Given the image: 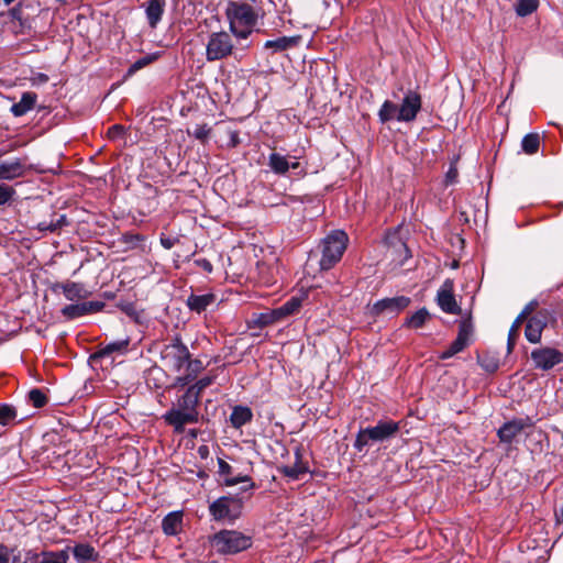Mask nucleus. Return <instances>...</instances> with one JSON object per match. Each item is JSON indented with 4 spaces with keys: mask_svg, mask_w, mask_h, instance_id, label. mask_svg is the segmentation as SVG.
I'll list each match as a JSON object with an SVG mask.
<instances>
[{
    "mask_svg": "<svg viewBox=\"0 0 563 563\" xmlns=\"http://www.w3.org/2000/svg\"><path fill=\"white\" fill-rule=\"evenodd\" d=\"M14 195L15 190L12 186H9L7 184H0V206L9 202Z\"/></svg>",
    "mask_w": 563,
    "mask_h": 563,
    "instance_id": "de8ad7c7",
    "label": "nucleus"
},
{
    "mask_svg": "<svg viewBox=\"0 0 563 563\" xmlns=\"http://www.w3.org/2000/svg\"><path fill=\"white\" fill-rule=\"evenodd\" d=\"M253 26H243L242 29H238L235 25V31H231L238 38L246 40L252 33Z\"/></svg>",
    "mask_w": 563,
    "mask_h": 563,
    "instance_id": "603ef678",
    "label": "nucleus"
},
{
    "mask_svg": "<svg viewBox=\"0 0 563 563\" xmlns=\"http://www.w3.org/2000/svg\"><path fill=\"white\" fill-rule=\"evenodd\" d=\"M18 418V411L14 406L9 404H0V424L11 426L14 424Z\"/></svg>",
    "mask_w": 563,
    "mask_h": 563,
    "instance_id": "f704fd0d",
    "label": "nucleus"
},
{
    "mask_svg": "<svg viewBox=\"0 0 563 563\" xmlns=\"http://www.w3.org/2000/svg\"><path fill=\"white\" fill-rule=\"evenodd\" d=\"M185 366L186 374L183 376H178L175 383L177 386L180 387L189 385L205 369V365L202 364V362L198 358H191V355L189 356V360L186 361Z\"/></svg>",
    "mask_w": 563,
    "mask_h": 563,
    "instance_id": "4be33fe9",
    "label": "nucleus"
},
{
    "mask_svg": "<svg viewBox=\"0 0 563 563\" xmlns=\"http://www.w3.org/2000/svg\"><path fill=\"white\" fill-rule=\"evenodd\" d=\"M143 240V236H141L140 234L125 235V242L133 243L134 241L141 242Z\"/></svg>",
    "mask_w": 563,
    "mask_h": 563,
    "instance_id": "052dcab7",
    "label": "nucleus"
},
{
    "mask_svg": "<svg viewBox=\"0 0 563 563\" xmlns=\"http://www.w3.org/2000/svg\"><path fill=\"white\" fill-rule=\"evenodd\" d=\"M73 554L78 563L96 561L98 558V554L96 553L93 547L86 543L75 545V548L73 549Z\"/></svg>",
    "mask_w": 563,
    "mask_h": 563,
    "instance_id": "7c9ffc66",
    "label": "nucleus"
},
{
    "mask_svg": "<svg viewBox=\"0 0 563 563\" xmlns=\"http://www.w3.org/2000/svg\"><path fill=\"white\" fill-rule=\"evenodd\" d=\"M210 133H211V128L208 126L207 124H201V125H197L195 128L194 132L190 134L194 135L200 142L205 143L209 139Z\"/></svg>",
    "mask_w": 563,
    "mask_h": 563,
    "instance_id": "49530a36",
    "label": "nucleus"
},
{
    "mask_svg": "<svg viewBox=\"0 0 563 563\" xmlns=\"http://www.w3.org/2000/svg\"><path fill=\"white\" fill-rule=\"evenodd\" d=\"M529 419H514L504 423L497 431L500 442L511 443L514 439L527 427H530Z\"/></svg>",
    "mask_w": 563,
    "mask_h": 563,
    "instance_id": "a211bd4d",
    "label": "nucleus"
},
{
    "mask_svg": "<svg viewBox=\"0 0 563 563\" xmlns=\"http://www.w3.org/2000/svg\"><path fill=\"white\" fill-rule=\"evenodd\" d=\"M41 79H43V80H47V76H46V75H42V76H41Z\"/></svg>",
    "mask_w": 563,
    "mask_h": 563,
    "instance_id": "774afa93",
    "label": "nucleus"
},
{
    "mask_svg": "<svg viewBox=\"0 0 563 563\" xmlns=\"http://www.w3.org/2000/svg\"><path fill=\"white\" fill-rule=\"evenodd\" d=\"M556 323V314L554 310L540 309L528 319L525 335L530 343H539L541 341L542 331L549 324Z\"/></svg>",
    "mask_w": 563,
    "mask_h": 563,
    "instance_id": "6e6552de",
    "label": "nucleus"
},
{
    "mask_svg": "<svg viewBox=\"0 0 563 563\" xmlns=\"http://www.w3.org/2000/svg\"><path fill=\"white\" fill-rule=\"evenodd\" d=\"M421 109V96L417 91L409 90L398 109L397 120L411 122Z\"/></svg>",
    "mask_w": 563,
    "mask_h": 563,
    "instance_id": "2eb2a0df",
    "label": "nucleus"
},
{
    "mask_svg": "<svg viewBox=\"0 0 563 563\" xmlns=\"http://www.w3.org/2000/svg\"><path fill=\"white\" fill-rule=\"evenodd\" d=\"M539 5V0H519L516 4V13L519 16H527L533 13Z\"/></svg>",
    "mask_w": 563,
    "mask_h": 563,
    "instance_id": "a19ab883",
    "label": "nucleus"
},
{
    "mask_svg": "<svg viewBox=\"0 0 563 563\" xmlns=\"http://www.w3.org/2000/svg\"><path fill=\"white\" fill-rule=\"evenodd\" d=\"M473 331H474V328H473L472 318L470 314L468 318L463 319L460 322L456 339L451 343V345L448 347V350L442 352V354L440 355V358L446 360V358H450V357L454 356L455 354L462 352L470 344L471 338L473 335Z\"/></svg>",
    "mask_w": 563,
    "mask_h": 563,
    "instance_id": "9b49d317",
    "label": "nucleus"
},
{
    "mask_svg": "<svg viewBox=\"0 0 563 563\" xmlns=\"http://www.w3.org/2000/svg\"><path fill=\"white\" fill-rule=\"evenodd\" d=\"M346 243L347 235L343 231H334L324 239L320 260L322 271L332 268L341 260Z\"/></svg>",
    "mask_w": 563,
    "mask_h": 563,
    "instance_id": "20e7f679",
    "label": "nucleus"
},
{
    "mask_svg": "<svg viewBox=\"0 0 563 563\" xmlns=\"http://www.w3.org/2000/svg\"><path fill=\"white\" fill-rule=\"evenodd\" d=\"M156 59L155 55H146L136 62H134L128 69L126 76L134 75L137 70L142 69L143 67L150 65L152 62Z\"/></svg>",
    "mask_w": 563,
    "mask_h": 563,
    "instance_id": "a18cd8bd",
    "label": "nucleus"
},
{
    "mask_svg": "<svg viewBox=\"0 0 563 563\" xmlns=\"http://www.w3.org/2000/svg\"><path fill=\"white\" fill-rule=\"evenodd\" d=\"M166 0H146L142 8L145 10L147 23L151 29H156L165 12Z\"/></svg>",
    "mask_w": 563,
    "mask_h": 563,
    "instance_id": "6ab92c4d",
    "label": "nucleus"
},
{
    "mask_svg": "<svg viewBox=\"0 0 563 563\" xmlns=\"http://www.w3.org/2000/svg\"><path fill=\"white\" fill-rule=\"evenodd\" d=\"M214 377L212 376H205L197 380L194 385L189 386L187 389L191 390L192 394H197L198 398L200 399L201 393L209 387L213 383Z\"/></svg>",
    "mask_w": 563,
    "mask_h": 563,
    "instance_id": "c03bdc74",
    "label": "nucleus"
},
{
    "mask_svg": "<svg viewBox=\"0 0 563 563\" xmlns=\"http://www.w3.org/2000/svg\"><path fill=\"white\" fill-rule=\"evenodd\" d=\"M243 500L239 496H221L209 505V512L216 521L234 522L241 517Z\"/></svg>",
    "mask_w": 563,
    "mask_h": 563,
    "instance_id": "39448f33",
    "label": "nucleus"
},
{
    "mask_svg": "<svg viewBox=\"0 0 563 563\" xmlns=\"http://www.w3.org/2000/svg\"><path fill=\"white\" fill-rule=\"evenodd\" d=\"M205 451H207V448H206V446H201V448H199V452H200L201 454H202V453H205Z\"/></svg>",
    "mask_w": 563,
    "mask_h": 563,
    "instance_id": "69168bd1",
    "label": "nucleus"
},
{
    "mask_svg": "<svg viewBox=\"0 0 563 563\" xmlns=\"http://www.w3.org/2000/svg\"><path fill=\"white\" fill-rule=\"evenodd\" d=\"M295 456L296 461L294 465H286L280 467L279 470L284 476L289 477L291 479H298L300 475L308 472V467L301 461L302 455L299 449L296 450Z\"/></svg>",
    "mask_w": 563,
    "mask_h": 563,
    "instance_id": "a878e982",
    "label": "nucleus"
},
{
    "mask_svg": "<svg viewBox=\"0 0 563 563\" xmlns=\"http://www.w3.org/2000/svg\"><path fill=\"white\" fill-rule=\"evenodd\" d=\"M68 560V549L60 551H43L42 560L38 563H67Z\"/></svg>",
    "mask_w": 563,
    "mask_h": 563,
    "instance_id": "c9c22d12",
    "label": "nucleus"
},
{
    "mask_svg": "<svg viewBox=\"0 0 563 563\" xmlns=\"http://www.w3.org/2000/svg\"><path fill=\"white\" fill-rule=\"evenodd\" d=\"M398 111L397 104L394 102L386 100L380 110L378 111V117L382 123H386L393 119H397L396 112Z\"/></svg>",
    "mask_w": 563,
    "mask_h": 563,
    "instance_id": "ea45409f",
    "label": "nucleus"
},
{
    "mask_svg": "<svg viewBox=\"0 0 563 563\" xmlns=\"http://www.w3.org/2000/svg\"><path fill=\"white\" fill-rule=\"evenodd\" d=\"M183 517L180 512L168 514L162 522L164 533L175 536L180 531Z\"/></svg>",
    "mask_w": 563,
    "mask_h": 563,
    "instance_id": "c756f323",
    "label": "nucleus"
},
{
    "mask_svg": "<svg viewBox=\"0 0 563 563\" xmlns=\"http://www.w3.org/2000/svg\"><path fill=\"white\" fill-rule=\"evenodd\" d=\"M12 563H26V561L24 560V555L19 552L12 556Z\"/></svg>",
    "mask_w": 563,
    "mask_h": 563,
    "instance_id": "680f3d73",
    "label": "nucleus"
},
{
    "mask_svg": "<svg viewBox=\"0 0 563 563\" xmlns=\"http://www.w3.org/2000/svg\"><path fill=\"white\" fill-rule=\"evenodd\" d=\"M53 292L62 291L66 299L70 301L86 299L89 295L88 290L80 283L75 282H64V283H55L51 287Z\"/></svg>",
    "mask_w": 563,
    "mask_h": 563,
    "instance_id": "f3484780",
    "label": "nucleus"
},
{
    "mask_svg": "<svg viewBox=\"0 0 563 563\" xmlns=\"http://www.w3.org/2000/svg\"><path fill=\"white\" fill-rule=\"evenodd\" d=\"M301 36H282L276 40H268L264 43L265 48H272L274 52H283L297 46Z\"/></svg>",
    "mask_w": 563,
    "mask_h": 563,
    "instance_id": "393cba45",
    "label": "nucleus"
},
{
    "mask_svg": "<svg viewBox=\"0 0 563 563\" xmlns=\"http://www.w3.org/2000/svg\"><path fill=\"white\" fill-rule=\"evenodd\" d=\"M218 465L219 474L228 476L223 482L225 486H234L239 483H249L247 487H242V492H246L247 489H253L255 487V484L249 475L230 477L229 475L232 474V466L224 460L218 459Z\"/></svg>",
    "mask_w": 563,
    "mask_h": 563,
    "instance_id": "aec40b11",
    "label": "nucleus"
},
{
    "mask_svg": "<svg viewBox=\"0 0 563 563\" xmlns=\"http://www.w3.org/2000/svg\"><path fill=\"white\" fill-rule=\"evenodd\" d=\"M189 356L190 352L178 334L172 339L170 343L164 345L161 351L163 362L176 372H180L184 368Z\"/></svg>",
    "mask_w": 563,
    "mask_h": 563,
    "instance_id": "0eeeda50",
    "label": "nucleus"
},
{
    "mask_svg": "<svg viewBox=\"0 0 563 563\" xmlns=\"http://www.w3.org/2000/svg\"><path fill=\"white\" fill-rule=\"evenodd\" d=\"M129 343H130V340L125 339V340L114 341V342L108 343L106 345L100 344L98 346V350L91 355V358L100 360V358L111 356L113 353L125 352L128 350Z\"/></svg>",
    "mask_w": 563,
    "mask_h": 563,
    "instance_id": "b1692460",
    "label": "nucleus"
},
{
    "mask_svg": "<svg viewBox=\"0 0 563 563\" xmlns=\"http://www.w3.org/2000/svg\"><path fill=\"white\" fill-rule=\"evenodd\" d=\"M521 147L526 154H536L540 147V135L538 133H529L525 135L521 142Z\"/></svg>",
    "mask_w": 563,
    "mask_h": 563,
    "instance_id": "4c0bfd02",
    "label": "nucleus"
},
{
    "mask_svg": "<svg viewBox=\"0 0 563 563\" xmlns=\"http://www.w3.org/2000/svg\"><path fill=\"white\" fill-rule=\"evenodd\" d=\"M118 307L125 312L128 316H133L136 313V309L133 302H119Z\"/></svg>",
    "mask_w": 563,
    "mask_h": 563,
    "instance_id": "13d9d810",
    "label": "nucleus"
},
{
    "mask_svg": "<svg viewBox=\"0 0 563 563\" xmlns=\"http://www.w3.org/2000/svg\"><path fill=\"white\" fill-rule=\"evenodd\" d=\"M225 14L230 21L231 31H235V25L254 26L257 21L253 7L245 2L230 1Z\"/></svg>",
    "mask_w": 563,
    "mask_h": 563,
    "instance_id": "1a4fd4ad",
    "label": "nucleus"
},
{
    "mask_svg": "<svg viewBox=\"0 0 563 563\" xmlns=\"http://www.w3.org/2000/svg\"><path fill=\"white\" fill-rule=\"evenodd\" d=\"M280 320V317L276 309H273L267 312L262 313H253L252 318L249 320V327H257L264 328L276 321Z\"/></svg>",
    "mask_w": 563,
    "mask_h": 563,
    "instance_id": "c85d7f7f",
    "label": "nucleus"
},
{
    "mask_svg": "<svg viewBox=\"0 0 563 563\" xmlns=\"http://www.w3.org/2000/svg\"><path fill=\"white\" fill-rule=\"evenodd\" d=\"M234 53V44L228 32H213L206 46V59L216 62L225 59Z\"/></svg>",
    "mask_w": 563,
    "mask_h": 563,
    "instance_id": "423d86ee",
    "label": "nucleus"
},
{
    "mask_svg": "<svg viewBox=\"0 0 563 563\" xmlns=\"http://www.w3.org/2000/svg\"><path fill=\"white\" fill-rule=\"evenodd\" d=\"M411 302V299L406 296H398L393 298H384L376 301L371 308L372 317L397 316L400 311L406 309Z\"/></svg>",
    "mask_w": 563,
    "mask_h": 563,
    "instance_id": "f8f14e48",
    "label": "nucleus"
},
{
    "mask_svg": "<svg viewBox=\"0 0 563 563\" xmlns=\"http://www.w3.org/2000/svg\"><path fill=\"white\" fill-rule=\"evenodd\" d=\"M205 451H207V448H206V446H201V448H199V452H200L201 454H202V453H205Z\"/></svg>",
    "mask_w": 563,
    "mask_h": 563,
    "instance_id": "338daca9",
    "label": "nucleus"
},
{
    "mask_svg": "<svg viewBox=\"0 0 563 563\" xmlns=\"http://www.w3.org/2000/svg\"><path fill=\"white\" fill-rule=\"evenodd\" d=\"M385 257L396 265H404L405 262L411 256L410 251L400 236L399 231L389 232L385 238Z\"/></svg>",
    "mask_w": 563,
    "mask_h": 563,
    "instance_id": "9d476101",
    "label": "nucleus"
},
{
    "mask_svg": "<svg viewBox=\"0 0 563 563\" xmlns=\"http://www.w3.org/2000/svg\"><path fill=\"white\" fill-rule=\"evenodd\" d=\"M25 170V164L20 158L12 162H2L0 163V180H13L23 177Z\"/></svg>",
    "mask_w": 563,
    "mask_h": 563,
    "instance_id": "412c9836",
    "label": "nucleus"
},
{
    "mask_svg": "<svg viewBox=\"0 0 563 563\" xmlns=\"http://www.w3.org/2000/svg\"><path fill=\"white\" fill-rule=\"evenodd\" d=\"M400 430L399 422L379 420L376 426L360 429L354 441V449L362 452L365 446L394 438Z\"/></svg>",
    "mask_w": 563,
    "mask_h": 563,
    "instance_id": "f03ea898",
    "label": "nucleus"
},
{
    "mask_svg": "<svg viewBox=\"0 0 563 563\" xmlns=\"http://www.w3.org/2000/svg\"><path fill=\"white\" fill-rule=\"evenodd\" d=\"M302 305V299L299 297H291L289 300H287L285 303H283L280 307L276 308L280 319L295 314L299 311L300 307Z\"/></svg>",
    "mask_w": 563,
    "mask_h": 563,
    "instance_id": "72a5a7b5",
    "label": "nucleus"
},
{
    "mask_svg": "<svg viewBox=\"0 0 563 563\" xmlns=\"http://www.w3.org/2000/svg\"><path fill=\"white\" fill-rule=\"evenodd\" d=\"M37 96L35 92H24L18 103H14L11 108V112L15 117H21L25 114L27 111L34 108L36 103Z\"/></svg>",
    "mask_w": 563,
    "mask_h": 563,
    "instance_id": "cd10ccee",
    "label": "nucleus"
},
{
    "mask_svg": "<svg viewBox=\"0 0 563 563\" xmlns=\"http://www.w3.org/2000/svg\"><path fill=\"white\" fill-rule=\"evenodd\" d=\"M431 318L430 312L427 308H421L410 317L406 318L404 327L409 329H420Z\"/></svg>",
    "mask_w": 563,
    "mask_h": 563,
    "instance_id": "2f4dec72",
    "label": "nucleus"
},
{
    "mask_svg": "<svg viewBox=\"0 0 563 563\" xmlns=\"http://www.w3.org/2000/svg\"><path fill=\"white\" fill-rule=\"evenodd\" d=\"M161 244H162V245H163V247H165L166 250H170V249L175 245V240L169 239V238H162V239H161Z\"/></svg>",
    "mask_w": 563,
    "mask_h": 563,
    "instance_id": "bf43d9fd",
    "label": "nucleus"
},
{
    "mask_svg": "<svg viewBox=\"0 0 563 563\" xmlns=\"http://www.w3.org/2000/svg\"><path fill=\"white\" fill-rule=\"evenodd\" d=\"M13 551V549L10 551L7 545L0 543V563H10V554Z\"/></svg>",
    "mask_w": 563,
    "mask_h": 563,
    "instance_id": "4d7b16f0",
    "label": "nucleus"
},
{
    "mask_svg": "<svg viewBox=\"0 0 563 563\" xmlns=\"http://www.w3.org/2000/svg\"><path fill=\"white\" fill-rule=\"evenodd\" d=\"M268 166L271 169L278 175H284L290 168V164L287 158L279 153H272L268 157Z\"/></svg>",
    "mask_w": 563,
    "mask_h": 563,
    "instance_id": "473e14b6",
    "label": "nucleus"
},
{
    "mask_svg": "<svg viewBox=\"0 0 563 563\" xmlns=\"http://www.w3.org/2000/svg\"><path fill=\"white\" fill-rule=\"evenodd\" d=\"M10 18L13 20V21H19L21 22L22 21V14H23V5L21 2L16 3L14 7H12L9 11H8Z\"/></svg>",
    "mask_w": 563,
    "mask_h": 563,
    "instance_id": "3c124183",
    "label": "nucleus"
},
{
    "mask_svg": "<svg viewBox=\"0 0 563 563\" xmlns=\"http://www.w3.org/2000/svg\"><path fill=\"white\" fill-rule=\"evenodd\" d=\"M124 134H125V128L121 124L111 125L107 132V135L110 140L121 139V137H123Z\"/></svg>",
    "mask_w": 563,
    "mask_h": 563,
    "instance_id": "09e8293b",
    "label": "nucleus"
},
{
    "mask_svg": "<svg viewBox=\"0 0 563 563\" xmlns=\"http://www.w3.org/2000/svg\"><path fill=\"white\" fill-rule=\"evenodd\" d=\"M104 307V302L102 301H85L80 303H71L67 305L62 309V314L68 319L73 320L86 314L95 313L102 310Z\"/></svg>",
    "mask_w": 563,
    "mask_h": 563,
    "instance_id": "dca6fc26",
    "label": "nucleus"
},
{
    "mask_svg": "<svg viewBox=\"0 0 563 563\" xmlns=\"http://www.w3.org/2000/svg\"><path fill=\"white\" fill-rule=\"evenodd\" d=\"M29 400L35 408H42L47 404L48 398L41 389L34 388L29 391Z\"/></svg>",
    "mask_w": 563,
    "mask_h": 563,
    "instance_id": "37998d69",
    "label": "nucleus"
},
{
    "mask_svg": "<svg viewBox=\"0 0 563 563\" xmlns=\"http://www.w3.org/2000/svg\"><path fill=\"white\" fill-rule=\"evenodd\" d=\"M525 321L520 320L518 317L515 319V321L512 322L510 329H509V332H508V340H507V351L508 353H511L515 345H516V342H517V339H518V335H519V329L520 327L522 325Z\"/></svg>",
    "mask_w": 563,
    "mask_h": 563,
    "instance_id": "79ce46f5",
    "label": "nucleus"
},
{
    "mask_svg": "<svg viewBox=\"0 0 563 563\" xmlns=\"http://www.w3.org/2000/svg\"><path fill=\"white\" fill-rule=\"evenodd\" d=\"M531 360L534 367L541 371H550L554 366L563 363V352L554 347H539L531 352Z\"/></svg>",
    "mask_w": 563,
    "mask_h": 563,
    "instance_id": "ddd939ff",
    "label": "nucleus"
},
{
    "mask_svg": "<svg viewBox=\"0 0 563 563\" xmlns=\"http://www.w3.org/2000/svg\"><path fill=\"white\" fill-rule=\"evenodd\" d=\"M539 303L537 300L530 301L526 307L522 309V311L518 314V318L522 321H526L530 314H532L536 309L538 308Z\"/></svg>",
    "mask_w": 563,
    "mask_h": 563,
    "instance_id": "8fccbe9b",
    "label": "nucleus"
},
{
    "mask_svg": "<svg viewBox=\"0 0 563 563\" xmlns=\"http://www.w3.org/2000/svg\"><path fill=\"white\" fill-rule=\"evenodd\" d=\"M298 166H299V163H297V162H296V163L290 164V167H291V168H297Z\"/></svg>",
    "mask_w": 563,
    "mask_h": 563,
    "instance_id": "0e129e2a",
    "label": "nucleus"
},
{
    "mask_svg": "<svg viewBox=\"0 0 563 563\" xmlns=\"http://www.w3.org/2000/svg\"><path fill=\"white\" fill-rule=\"evenodd\" d=\"M216 300H217V297L212 292H207L203 295L191 294L187 298L186 305L190 311H194L196 313H201V312L206 311L210 305L214 303Z\"/></svg>",
    "mask_w": 563,
    "mask_h": 563,
    "instance_id": "5701e85b",
    "label": "nucleus"
},
{
    "mask_svg": "<svg viewBox=\"0 0 563 563\" xmlns=\"http://www.w3.org/2000/svg\"><path fill=\"white\" fill-rule=\"evenodd\" d=\"M477 362L481 367L487 373H495L499 368V360L489 353L477 355Z\"/></svg>",
    "mask_w": 563,
    "mask_h": 563,
    "instance_id": "58836bf2",
    "label": "nucleus"
},
{
    "mask_svg": "<svg viewBox=\"0 0 563 563\" xmlns=\"http://www.w3.org/2000/svg\"><path fill=\"white\" fill-rule=\"evenodd\" d=\"M457 176H459V172H457V168L455 165H451L449 170L446 172V175H445V181L446 184H453L456 181L457 179Z\"/></svg>",
    "mask_w": 563,
    "mask_h": 563,
    "instance_id": "6e6d98bb",
    "label": "nucleus"
},
{
    "mask_svg": "<svg viewBox=\"0 0 563 563\" xmlns=\"http://www.w3.org/2000/svg\"><path fill=\"white\" fill-rule=\"evenodd\" d=\"M231 143H232V146H236V144L239 143L238 132H232L231 133Z\"/></svg>",
    "mask_w": 563,
    "mask_h": 563,
    "instance_id": "e2e57ef3",
    "label": "nucleus"
},
{
    "mask_svg": "<svg viewBox=\"0 0 563 563\" xmlns=\"http://www.w3.org/2000/svg\"><path fill=\"white\" fill-rule=\"evenodd\" d=\"M437 303L445 313L462 314V309L455 300L454 282L452 279H445L438 290Z\"/></svg>",
    "mask_w": 563,
    "mask_h": 563,
    "instance_id": "4468645a",
    "label": "nucleus"
},
{
    "mask_svg": "<svg viewBox=\"0 0 563 563\" xmlns=\"http://www.w3.org/2000/svg\"><path fill=\"white\" fill-rule=\"evenodd\" d=\"M211 545L220 554H236L252 545V538L236 530H221L211 538Z\"/></svg>",
    "mask_w": 563,
    "mask_h": 563,
    "instance_id": "7ed1b4c3",
    "label": "nucleus"
},
{
    "mask_svg": "<svg viewBox=\"0 0 563 563\" xmlns=\"http://www.w3.org/2000/svg\"><path fill=\"white\" fill-rule=\"evenodd\" d=\"M253 412L246 406H235L230 416V422L233 428L240 429L252 421Z\"/></svg>",
    "mask_w": 563,
    "mask_h": 563,
    "instance_id": "bb28decb",
    "label": "nucleus"
},
{
    "mask_svg": "<svg viewBox=\"0 0 563 563\" xmlns=\"http://www.w3.org/2000/svg\"><path fill=\"white\" fill-rule=\"evenodd\" d=\"M68 221L65 214L59 216L57 219H52L49 221L43 220L38 222L37 229L40 231H48V232H57L63 227L67 225Z\"/></svg>",
    "mask_w": 563,
    "mask_h": 563,
    "instance_id": "e433bc0d",
    "label": "nucleus"
},
{
    "mask_svg": "<svg viewBox=\"0 0 563 563\" xmlns=\"http://www.w3.org/2000/svg\"><path fill=\"white\" fill-rule=\"evenodd\" d=\"M23 555H24V560L26 561V563H38L40 558L42 556V552L37 553L34 550H27V551H25V553Z\"/></svg>",
    "mask_w": 563,
    "mask_h": 563,
    "instance_id": "5fc2aeb1",
    "label": "nucleus"
},
{
    "mask_svg": "<svg viewBox=\"0 0 563 563\" xmlns=\"http://www.w3.org/2000/svg\"><path fill=\"white\" fill-rule=\"evenodd\" d=\"M195 265L203 269L206 273H211L213 266L211 262L207 258H197L194 261Z\"/></svg>",
    "mask_w": 563,
    "mask_h": 563,
    "instance_id": "864d4df0",
    "label": "nucleus"
},
{
    "mask_svg": "<svg viewBox=\"0 0 563 563\" xmlns=\"http://www.w3.org/2000/svg\"><path fill=\"white\" fill-rule=\"evenodd\" d=\"M200 399L197 394L186 390L185 394L177 399V402L163 416L165 422L172 426L177 433L185 430L186 424L197 423L199 421Z\"/></svg>",
    "mask_w": 563,
    "mask_h": 563,
    "instance_id": "f257e3e1",
    "label": "nucleus"
}]
</instances>
